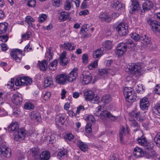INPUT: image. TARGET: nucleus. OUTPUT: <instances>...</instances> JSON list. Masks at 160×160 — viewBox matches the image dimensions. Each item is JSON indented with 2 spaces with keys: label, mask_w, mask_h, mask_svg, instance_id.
<instances>
[{
  "label": "nucleus",
  "mask_w": 160,
  "mask_h": 160,
  "mask_svg": "<svg viewBox=\"0 0 160 160\" xmlns=\"http://www.w3.org/2000/svg\"><path fill=\"white\" fill-rule=\"evenodd\" d=\"M8 39V35L6 34L5 35H1L0 36V41L3 42H6Z\"/></svg>",
  "instance_id": "56"
},
{
  "label": "nucleus",
  "mask_w": 160,
  "mask_h": 160,
  "mask_svg": "<svg viewBox=\"0 0 160 160\" xmlns=\"http://www.w3.org/2000/svg\"><path fill=\"white\" fill-rule=\"evenodd\" d=\"M58 61L57 60H54L49 65V68L51 70L53 71L57 68Z\"/></svg>",
  "instance_id": "43"
},
{
  "label": "nucleus",
  "mask_w": 160,
  "mask_h": 160,
  "mask_svg": "<svg viewBox=\"0 0 160 160\" xmlns=\"http://www.w3.org/2000/svg\"><path fill=\"white\" fill-rule=\"evenodd\" d=\"M77 76V69L74 68L68 75H67V80L68 82H73L76 79Z\"/></svg>",
  "instance_id": "15"
},
{
  "label": "nucleus",
  "mask_w": 160,
  "mask_h": 160,
  "mask_svg": "<svg viewBox=\"0 0 160 160\" xmlns=\"http://www.w3.org/2000/svg\"><path fill=\"white\" fill-rule=\"evenodd\" d=\"M111 70L106 69H102L99 71V74L100 76H104L108 73H110Z\"/></svg>",
  "instance_id": "49"
},
{
  "label": "nucleus",
  "mask_w": 160,
  "mask_h": 160,
  "mask_svg": "<svg viewBox=\"0 0 160 160\" xmlns=\"http://www.w3.org/2000/svg\"><path fill=\"white\" fill-rule=\"evenodd\" d=\"M26 21L30 25L31 24L32 26V24L31 22L34 21L35 20L34 19L30 16H27L26 17Z\"/></svg>",
  "instance_id": "57"
},
{
  "label": "nucleus",
  "mask_w": 160,
  "mask_h": 160,
  "mask_svg": "<svg viewBox=\"0 0 160 160\" xmlns=\"http://www.w3.org/2000/svg\"><path fill=\"white\" fill-rule=\"evenodd\" d=\"M74 136L71 133H67L65 136V139L69 141H71L74 138Z\"/></svg>",
  "instance_id": "60"
},
{
  "label": "nucleus",
  "mask_w": 160,
  "mask_h": 160,
  "mask_svg": "<svg viewBox=\"0 0 160 160\" xmlns=\"http://www.w3.org/2000/svg\"><path fill=\"white\" fill-rule=\"evenodd\" d=\"M130 116L136 118L137 120L139 121L142 122L144 119V118L141 115L139 112H135L133 111L129 113Z\"/></svg>",
  "instance_id": "24"
},
{
  "label": "nucleus",
  "mask_w": 160,
  "mask_h": 160,
  "mask_svg": "<svg viewBox=\"0 0 160 160\" xmlns=\"http://www.w3.org/2000/svg\"><path fill=\"white\" fill-rule=\"evenodd\" d=\"M8 130L10 133L14 132V139L17 141H20L23 139L27 135V131L24 128L19 129L18 124L12 122L8 128Z\"/></svg>",
  "instance_id": "1"
},
{
  "label": "nucleus",
  "mask_w": 160,
  "mask_h": 160,
  "mask_svg": "<svg viewBox=\"0 0 160 160\" xmlns=\"http://www.w3.org/2000/svg\"><path fill=\"white\" fill-rule=\"evenodd\" d=\"M153 4L152 2L147 1L143 3L142 5V8H141V14L143 15L147 12L150 10L153 7Z\"/></svg>",
  "instance_id": "10"
},
{
  "label": "nucleus",
  "mask_w": 160,
  "mask_h": 160,
  "mask_svg": "<svg viewBox=\"0 0 160 160\" xmlns=\"http://www.w3.org/2000/svg\"><path fill=\"white\" fill-rule=\"evenodd\" d=\"M39 149L37 148H33L30 149V153L33 157L35 159L39 158Z\"/></svg>",
  "instance_id": "28"
},
{
  "label": "nucleus",
  "mask_w": 160,
  "mask_h": 160,
  "mask_svg": "<svg viewBox=\"0 0 160 160\" xmlns=\"http://www.w3.org/2000/svg\"><path fill=\"white\" fill-rule=\"evenodd\" d=\"M8 24L6 22L0 23V34L5 33L8 28Z\"/></svg>",
  "instance_id": "38"
},
{
  "label": "nucleus",
  "mask_w": 160,
  "mask_h": 160,
  "mask_svg": "<svg viewBox=\"0 0 160 160\" xmlns=\"http://www.w3.org/2000/svg\"><path fill=\"white\" fill-rule=\"evenodd\" d=\"M67 52L66 51H63L60 56V63L61 65L63 66L66 65L69 63V60L66 57Z\"/></svg>",
  "instance_id": "18"
},
{
  "label": "nucleus",
  "mask_w": 160,
  "mask_h": 160,
  "mask_svg": "<svg viewBox=\"0 0 160 160\" xmlns=\"http://www.w3.org/2000/svg\"><path fill=\"white\" fill-rule=\"evenodd\" d=\"M129 119V124L131 126L136 127H139L138 123L135 119Z\"/></svg>",
  "instance_id": "50"
},
{
  "label": "nucleus",
  "mask_w": 160,
  "mask_h": 160,
  "mask_svg": "<svg viewBox=\"0 0 160 160\" xmlns=\"http://www.w3.org/2000/svg\"><path fill=\"white\" fill-rule=\"evenodd\" d=\"M103 48L98 49L93 53V57L94 58H97L101 57L103 54Z\"/></svg>",
  "instance_id": "33"
},
{
  "label": "nucleus",
  "mask_w": 160,
  "mask_h": 160,
  "mask_svg": "<svg viewBox=\"0 0 160 160\" xmlns=\"http://www.w3.org/2000/svg\"><path fill=\"white\" fill-rule=\"evenodd\" d=\"M153 113L158 115L160 114V103L158 104L155 106L152 109Z\"/></svg>",
  "instance_id": "45"
},
{
  "label": "nucleus",
  "mask_w": 160,
  "mask_h": 160,
  "mask_svg": "<svg viewBox=\"0 0 160 160\" xmlns=\"http://www.w3.org/2000/svg\"><path fill=\"white\" fill-rule=\"evenodd\" d=\"M101 106H99V107H98L96 108V111H94V114L95 115L97 116H100L101 118V114H102V111H101Z\"/></svg>",
  "instance_id": "47"
},
{
  "label": "nucleus",
  "mask_w": 160,
  "mask_h": 160,
  "mask_svg": "<svg viewBox=\"0 0 160 160\" xmlns=\"http://www.w3.org/2000/svg\"><path fill=\"white\" fill-rule=\"evenodd\" d=\"M50 157V153L47 151L42 152L39 156L41 160H48Z\"/></svg>",
  "instance_id": "30"
},
{
  "label": "nucleus",
  "mask_w": 160,
  "mask_h": 160,
  "mask_svg": "<svg viewBox=\"0 0 160 160\" xmlns=\"http://www.w3.org/2000/svg\"><path fill=\"white\" fill-rule=\"evenodd\" d=\"M67 150L63 149L60 150L58 152L57 157L59 159H64L67 156Z\"/></svg>",
  "instance_id": "26"
},
{
  "label": "nucleus",
  "mask_w": 160,
  "mask_h": 160,
  "mask_svg": "<svg viewBox=\"0 0 160 160\" xmlns=\"http://www.w3.org/2000/svg\"><path fill=\"white\" fill-rule=\"evenodd\" d=\"M22 78L19 77L16 79L15 84L16 86H23L24 84L22 82Z\"/></svg>",
  "instance_id": "48"
},
{
  "label": "nucleus",
  "mask_w": 160,
  "mask_h": 160,
  "mask_svg": "<svg viewBox=\"0 0 160 160\" xmlns=\"http://www.w3.org/2000/svg\"><path fill=\"white\" fill-rule=\"evenodd\" d=\"M86 120L87 122H93L95 121V119L94 117L92 115H90L86 117Z\"/></svg>",
  "instance_id": "61"
},
{
  "label": "nucleus",
  "mask_w": 160,
  "mask_h": 160,
  "mask_svg": "<svg viewBox=\"0 0 160 160\" xmlns=\"http://www.w3.org/2000/svg\"><path fill=\"white\" fill-rule=\"evenodd\" d=\"M157 154L154 151L150 150L146 153V157L147 158H153L157 156Z\"/></svg>",
  "instance_id": "37"
},
{
  "label": "nucleus",
  "mask_w": 160,
  "mask_h": 160,
  "mask_svg": "<svg viewBox=\"0 0 160 160\" xmlns=\"http://www.w3.org/2000/svg\"><path fill=\"white\" fill-rule=\"evenodd\" d=\"M105 118L110 119L112 121H114L117 120V117L115 116L108 111L104 110L102 111L101 114V119H104Z\"/></svg>",
  "instance_id": "16"
},
{
  "label": "nucleus",
  "mask_w": 160,
  "mask_h": 160,
  "mask_svg": "<svg viewBox=\"0 0 160 160\" xmlns=\"http://www.w3.org/2000/svg\"><path fill=\"white\" fill-rule=\"evenodd\" d=\"M99 18L101 21L108 22H110L112 20L110 15L104 12L101 13L99 16Z\"/></svg>",
  "instance_id": "19"
},
{
  "label": "nucleus",
  "mask_w": 160,
  "mask_h": 160,
  "mask_svg": "<svg viewBox=\"0 0 160 160\" xmlns=\"http://www.w3.org/2000/svg\"><path fill=\"white\" fill-rule=\"evenodd\" d=\"M76 143L78 147L83 152H85L88 150V146L86 143L79 140L77 141Z\"/></svg>",
  "instance_id": "25"
},
{
  "label": "nucleus",
  "mask_w": 160,
  "mask_h": 160,
  "mask_svg": "<svg viewBox=\"0 0 160 160\" xmlns=\"http://www.w3.org/2000/svg\"><path fill=\"white\" fill-rule=\"evenodd\" d=\"M137 141L139 145L144 147L147 149L151 148L152 147L150 142L147 141L146 138L144 136H142L140 138H138Z\"/></svg>",
  "instance_id": "11"
},
{
  "label": "nucleus",
  "mask_w": 160,
  "mask_h": 160,
  "mask_svg": "<svg viewBox=\"0 0 160 160\" xmlns=\"http://www.w3.org/2000/svg\"><path fill=\"white\" fill-rule=\"evenodd\" d=\"M0 152L2 156L7 158L11 156V150L7 147L6 142L3 143L0 145Z\"/></svg>",
  "instance_id": "5"
},
{
  "label": "nucleus",
  "mask_w": 160,
  "mask_h": 160,
  "mask_svg": "<svg viewBox=\"0 0 160 160\" xmlns=\"http://www.w3.org/2000/svg\"><path fill=\"white\" fill-rule=\"evenodd\" d=\"M85 110V108L83 106L80 105L77 108L76 112V114H79L81 112Z\"/></svg>",
  "instance_id": "62"
},
{
  "label": "nucleus",
  "mask_w": 160,
  "mask_h": 160,
  "mask_svg": "<svg viewBox=\"0 0 160 160\" xmlns=\"http://www.w3.org/2000/svg\"><path fill=\"white\" fill-rule=\"evenodd\" d=\"M60 47L67 51H72L75 48L76 45H73V44L71 43L68 42L64 43L63 44H61Z\"/></svg>",
  "instance_id": "21"
},
{
  "label": "nucleus",
  "mask_w": 160,
  "mask_h": 160,
  "mask_svg": "<svg viewBox=\"0 0 160 160\" xmlns=\"http://www.w3.org/2000/svg\"><path fill=\"white\" fill-rule=\"evenodd\" d=\"M70 16L69 13L63 11L61 12L58 17L59 20L61 22H63L69 18Z\"/></svg>",
  "instance_id": "29"
},
{
  "label": "nucleus",
  "mask_w": 160,
  "mask_h": 160,
  "mask_svg": "<svg viewBox=\"0 0 160 160\" xmlns=\"http://www.w3.org/2000/svg\"><path fill=\"white\" fill-rule=\"evenodd\" d=\"M35 0H28L27 3V5L30 7H33L36 5Z\"/></svg>",
  "instance_id": "55"
},
{
  "label": "nucleus",
  "mask_w": 160,
  "mask_h": 160,
  "mask_svg": "<svg viewBox=\"0 0 160 160\" xmlns=\"http://www.w3.org/2000/svg\"><path fill=\"white\" fill-rule=\"evenodd\" d=\"M72 2V0H68L66 2L64 5V8L65 10H68L70 9L71 7V3Z\"/></svg>",
  "instance_id": "52"
},
{
  "label": "nucleus",
  "mask_w": 160,
  "mask_h": 160,
  "mask_svg": "<svg viewBox=\"0 0 160 160\" xmlns=\"http://www.w3.org/2000/svg\"><path fill=\"white\" fill-rule=\"evenodd\" d=\"M132 3L129 8V11L131 14H134L140 10L139 2L137 0H131Z\"/></svg>",
  "instance_id": "9"
},
{
  "label": "nucleus",
  "mask_w": 160,
  "mask_h": 160,
  "mask_svg": "<svg viewBox=\"0 0 160 160\" xmlns=\"http://www.w3.org/2000/svg\"><path fill=\"white\" fill-rule=\"evenodd\" d=\"M14 80L13 79H11V81L10 82H9L8 83L6 84L8 88H12L14 85Z\"/></svg>",
  "instance_id": "63"
},
{
  "label": "nucleus",
  "mask_w": 160,
  "mask_h": 160,
  "mask_svg": "<svg viewBox=\"0 0 160 160\" xmlns=\"http://www.w3.org/2000/svg\"><path fill=\"white\" fill-rule=\"evenodd\" d=\"M123 93L128 102H132L136 100L137 98L136 94L131 88L126 87L123 90Z\"/></svg>",
  "instance_id": "2"
},
{
  "label": "nucleus",
  "mask_w": 160,
  "mask_h": 160,
  "mask_svg": "<svg viewBox=\"0 0 160 160\" xmlns=\"http://www.w3.org/2000/svg\"><path fill=\"white\" fill-rule=\"evenodd\" d=\"M22 82L24 84L23 86L29 85L32 83V79L31 78L27 77L22 78Z\"/></svg>",
  "instance_id": "40"
},
{
  "label": "nucleus",
  "mask_w": 160,
  "mask_h": 160,
  "mask_svg": "<svg viewBox=\"0 0 160 160\" xmlns=\"http://www.w3.org/2000/svg\"><path fill=\"white\" fill-rule=\"evenodd\" d=\"M124 5L122 4L117 0H114L113 2V8L115 9L116 10H118L120 8H123Z\"/></svg>",
  "instance_id": "36"
},
{
  "label": "nucleus",
  "mask_w": 160,
  "mask_h": 160,
  "mask_svg": "<svg viewBox=\"0 0 160 160\" xmlns=\"http://www.w3.org/2000/svg\"><path fill=\"white\" fill-rule=\"evenodd\" d=\"M83 82L85 84H88L92 80V75L89 72L85 71L82 74Z\"/></svg>",
  "instance_id": "13"
},
{
  "label": "nucleus",
  "mask_w": 160,
  "mask_h": 160,
  "mask_svg": "<svg viewBox=\"0 0 160 160\" xmlns=\"http://www.w3.org/2000/svg\"><path fill=\"white\" fill-rule=\"evenodd\" d=\"M31 35L30 32H26L25 33L23 34L22 35V38L26 40L30 38Z\"/></svg>",
  "instance_id": "58"
},
{
  "label": "nucleus",
  "mask_w": 160,
  "mask_h": 160,
  "mask_svg": "<svg viewBox=\"0 0 160 160\" xmlns=\"http://www.w3.org/2000/svg\"><path fill=\"white\" fill-rule=\"evenodd\" d=\"M55 121L57 125H59L60 123H61V125H62L65 122L64 115L61 114H58L56 116Z\"/></svg>",
  "instance_id": "22"
},
{
  "label": "nucleus",
  "mask_w": 160,
  "mask_h": 160,
  "mask_svg": "<svg viewBox=\"0 0 160 160\" xmlns=\"http://www.w3.org/2000/svg\"><path fill=\"white\" fill-rule=\"evenodd\" d=\"M53 83V82L52 77H48L44 81V86L45 87H48L52 85Z\"/></svg>",
  "instance_id": "42"
},
{
  "label": "nucleus",
  "mask_w": 160,
  "mask_h": 160,
  "mask_svg": "<svg viewBox=\"0 0 160 160\" xmlns=\"http://www.w3.org/2000/svg\"><path fill=\"white\" fill-rule=\"evenodd\" d=\"M111 100L112 97L110 95H105L102 97L101 101L105 104H106L110 102Z\"/></svg>",
  "instance_id": "34"
},
{
  "label": "nucleus",
  "mask_w": 160,
  "mask_h": 160,
  "mask_svg": "<svg viewBox=\"0 0 160 160\" xmlns=\"http://www.w3.org/2000/svg\"><path fill=\"white\" fill-rule=\"evenodd\" d=\"M128 68L129 71H134L133 74L134 75H136V76L141 75L142 73V69L138 64H136L134 63L129 64Z\"/></svg>",
  "instance_id": "4"
},
{
  "label": "nucleus",
  "mask_w": 160,
  "mask_h": 160,
  "mask_svg": "<svg viewBox=\"0 0 160 160\" xmlns=\"http://www.w3.org/2000/svg\"><path fill=\"white\" fill-rule=\"evenodd\" d=\"M47 16L46 15L44 14H42L38 18V22L42 23L44 22L47 19Z\"/></svg>",
  "instance_id": "54"
},
{
  "label": "nucleus",
  "mask_w": 160,
  "mask_h": 160,
  "mask_svg": "<svg viewBox=\"0 0 160 160\" xmlns=\"http://www.w3.org/2000/svg\"><path fill=\"white\" fill-rule=\"evenodd\" d=\"M98 66V61L95 60L93 62L88 65V68L90 70H92L96 68Z\"/></svg>",
  "instance_id": "51"
},
{
  "label": "nucleus",
  "mask_w": 160,
  "mask_h": 160,
  "mask_svg": "<svg viewBox=\"0 0 160 160\" xmlns=\"http://www.w3.org/2000/svg\"><path fill=\"white\" fill-rule=\"evenodd\" d=\"M88 28H89V25L88 24L83 25L81 29V31L82 33H83V32H86L88 31Z\"/></svg>",
  "instance_id": "64"
},
{
  "label": "nucleus",
  "mask_w": 160,
  "mask_h": 160,
  "mask_svg": "<svg viewBox=\"0 0 160 160\" xmlns=\"http://www.w3.org/2000/svg\"><path fill=\"white\" fill-rule=\"evenodd\" d=\"M117 30L118 31L119 35L125 36L128 33V26L125 23H120L117 27Z\"/></svg>",
  "instance_id": "8"
},
{
  "label": "nucleus",
  "mask_w": 160,
  "mask_h": 160,
  "mask_svg": "<svg viewBox=\"0 0 160 160\" xmlns=\"http://www.w3.org/2000/svg\"><path fill=\"white\" fill-rule=\"evenodd\" d=\"M147 22L154 32H160V23L156 20L148 19Z\"/></svg>",
  "instance_id": "7"
},
{
  "label": "nucleus",
  "mask_w": 160,
  "mask_h": 160,
  "mask_svg": "<svg viewBox=\"0 0 160 160\" xmlns=\"http://www.w3.org/2000/svg\"><path fill=\"white\" fill-rule=\"evenodd\" d=\"M149 105L148 99L147 98L144 97L140 100V107L142 110H147Z\"/></svg>",
  "instance_id": "14"
},
{
  "label": "nucleus",
  "mask_w": 160,
  "mask_h": 160,
  "mask_svg": "<svg viewBox=\"0 0 160 160\" xmlns=\"http://www.w3.org/2000/svg\"><path fill=\"white\" fill-rule=\"evenodd\" d=\"M93 92L91 91L84 93V96L86 100L90 101L92 103H95L98 101L99 97L98 96H95Z\"/></svg>",
  "instance_id": "6"
},
{
  "label": "nucleus",
  "mask_w": 160,
  "mask_h": 160,
  "mask_svg": "<svg viewBox=\"0 0 160 160\" xmlns=\"http://www.w3.org/2000/svg\"><path fill=\"white\" fill-rule=\"evenodd\" d=\"M12 100L14 104L16 105H19L22 103V98L18 94H14L12 96Z\"/></svg>",
  "instance_id": "20"
},
{
  "label": "nucleus",
  "mask_w": 160,
  "mask_h": 160,
  "mask_svg": "<svg viewBox=\"0 0 160 160\" xmlns=\"http://www.w3.org/2000/svg\"><path fill=\"white\" fill-rule=\"evenodd\" d=\"M67 75L65 74H61L57 75L56 77L57 82L59 84H64L67 81Z\"/></svg>",
  "instance_id": "17"
},
{
  "label": "nucleus",
  "mask_w": 160,
  "mask_h": 160,
  "mask_svg": "<svg viewBox=\"0 0 160 160\" xmlns=\"http://www.w3.org/2000/svg\"><path fill=\"white\" fill-rule=\"evenodd\" d=\"M53 53L52 52L51 48L48 49L47 52L46 54L45 57L47 58V60L42 61L39 63V66L40 69L42 71L45 70L47 68L48 64V61H49L52 58Z\"/></svg>",
  "instance_id": "3"
},
{
  "label": "nucleus",
  "mask_w": 160,
  "mask_h": 160,
  "mask_svg": "<svg viewBox=\"0 0 160 160\" xmlns=\"http://www.w3.org/2000/svg\"><path fill=\"white\" fill-rule=\"evenodd\" d=\"M140 40L141 42L145 45H148L150 43V38L145 34H141Z\"/></svg>",
  "instance_id": "27"
},
{
  "label": "nucleus",
  "mask_w": 160,
  "mask_h": 160,
  "mask_svg": "<svg viewBox=\"0 0 160 160\" xmlns=\"http://www.w3.org/2000/svg\"><path fill=\"white\" fill-rule=\"evenodd\" d=\"M29 116L32 119H36L37 121H39L40 118L39 113L36 111H34L30 112Z\"/></svg>",
  "instance_id": "32"
},
{
  "label": "nucleus",
  "mask_w": 160,
  "mask_h": 160,
  "mask_svg": "<svg viewBox=\"0 0 160 160\" xmlns=\"http://www.w3.org/2000/svg\"><path fill=\"white\" fill-rule=\"evenodd\" d=\"M52 2L53 5L56 7H60L62 4L61 0H53Z\"/></svg>",
  "instance_id": "53"
},
{
  "label": "nucleus",
  "mask_w": 160,
  "mask_h": 160,
  "mask_svg": "<svg viewBox=\"0 0 160 160\" xmlns=\"http://www.w3.org/2000/svg\"><path fill=\"white\" fill-rule=\"evenodd\" d=\"M25 109L28 110L32 109L34 108V105L31 102H26L24 105Z\"/></svg>",
  "instance_id": "46"
},
{
  "label": "nucleus",
  "mask_w": 160,
  "mask_h": 160,
  "mask_svg": "<svg viewBox=\"0 0 160 160\" xmlns=\"http://www.w3.org/2000/svg\"><path fill=\"white\" fill-rule=\"evenodd\" d=\"M17 52H18L19 54H21L22 51L19 49H16L12 51L10 53V55L15 60L18 62L20 60V59L17 56Z\"/></svg>",
  "instance_id": "23"
},
{
  "label": "nucleus",
  "mask_w": 160,
  "mask_h": 160,
  "mask_svg": "<svg viewBox=\"0 0 160 160\" xmlns=\"http://www.w3.org/2000/svg\"><path fill=\"white\" fill-rule=\"evenodd\" d=\"M133 153L134 156L137 158L142 157L144 154V151L138 147H136L134 148Z\"/></svg>",
  "instance_id": "31"
},
{
  "label": "nucleus",
  "mask_w": 160,
  "mask_h": 160,
  "mask_svg": "<svg viewBox=\"0 0 160 160\" xmlns=\"http://www.w3.org/2000/svg\"><path fill=\"white\" fill-rule=\"evenodd\" d=\"M153 141L156 145L158 147H160V132H158L153 139Z\"/></svg>",
  "instance_id": "41"
},
{
  "label": "nucleus",
  "mask_w": 160,
  "mask_h": 160,
  "mask_svg": "<svg viewBox=\"0 0 160 160\" xmlns=\"http://www.w3.org/2000/svg\"><path fill=\"white\" fill-rule=\"evenodd\" d=\"M86 131L87 132H90L92 131L91 124L90 122H88L86 126Z\"/></svg>",
  "instance_id": "59"
},
{
  "label": "nucleus",
  "mask_w": 160,
  "mask_h": 160,
  "mask_svg": "<svg viewBox=\"0 0 160 160\" xmlns=\"http://www.w3.org/2000/svg\"><path fill=\"white\" fill-rule=\"evenodd\" d=\"M141 34H138L135 33H132L130 36L132 38L134 39L135 41L137 42L141 40Z\"/></svg>",
  "instance_id": "44"
},
{
  "label": "nucleus",
  "mask_w": 160,
  "mask_h": 160,
  "mask_svg": "<svg viewBox=\"0 0 160 160\" xmlns=\"http://www.w3.org/2000/svg\"><path fill=\"white\" fill-rule=\"evenodd\" d=\"M102 45L103 47L107 50H110L112 47V42L107 40L103 42Z\"/></svg>",
  "instance_id": "39"
},
{
  "label": "nucleus",
  "mask_w": 160,
  "mask_h": 160,
  "mask_svg": "<svg viewBox=\"0 0 160 160\" xmlns=\"http://www.w3.org/2000/svg\"><path fill=\"white\" fill-rule=\"evenodd\" d=\"M127 51L125 45L122 42L118 44L116 47L115 53L119 57L122 56Z\"/></svg>",
  "instance_id": "12"
},
{
  "label": "nucleus",
  "mask_w": 160,
  "mask_h": 160,
  "mask_svg": "<svg viewBox=\"0 0 160 160\" xmlns=\"http://www.w3.org/2000/svg\"><path fill=\"white\" fill-rule=\"evenodd\" d=\"M122 43L125 45V48L127 49V48H131L135 46L134 43L132 40L131 39L127 40L125 42Z\"/></svg>",
  "instance_id": "35"
}]
</instances>
